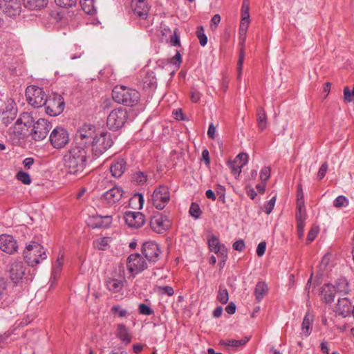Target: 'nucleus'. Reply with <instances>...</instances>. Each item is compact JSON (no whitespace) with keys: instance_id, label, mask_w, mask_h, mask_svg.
I'll use <instances>...</instances> for the list:
<instances>
[{"instance_id":"0e129e2a","label":"nucleus","mask_w":354,"mask_h":354,"mask_svg":"<svg viewBox=\"0 0 354 354\" xmlns=\"http://www.w3.org/2000/svg\"><path fill=\"white\" fill-rule=\"evenodd\" d=\"M344 99L346 102H354V98L352 95V91H351L348 87H345L344 89Z\"/></svg>"},{"instance_id":"f257e3e1","label":"nucleus","mask_w":354,"mask_h":354,"mask_svg":"<svg viewBox=\"0 0 354 354\" xmlns=\"http://www.w3.org/2000/svg\"><path fill=\"white\" fill-rule=\"evenodd\" d=\"M80 145H73L64 156V165L68 174L81 176L86 166L88 149L82 148Z\"/></svg>"},{"instance_id":"49530a36","label":"nucleus","mask_w":354,"mask_h":354,"mask_svg":"<svg viewBox=\"0 0 354 354\" xmlns=\"http://www.w3.org/2000/svg\"><path fill=\"white\" fill-rule=\"evenodd\" d=\"M189 214L194 218H198L201 214L199 205L195 203H192L189 208Z\"/></svg>"},{"instance_id":"4be33fe9","label":"nucleus","mask_w":354,"mask_h":354,"mask_svg":"<svg viewBox=\"0 0 354 354\" xmlns=\"http://www.w3.org/2000/svg\"><path fill=\"white\" fill-rule=\"evenodd\" d=\"M24 274L25 267L22 262H14L11 264L10 276L15 283L19 282L23 279Z\"/></svg>"},{"instance_id":"79ce46f5","label":"nucleus","mask_w":354,"mask_h":354,"mask_svg":"<svg viewBox=\"0 0 354 354\" xmlns=\"http://www.w3.org/2000/svg\"><path fill=\"white\" fill-rule=\"evenodd\" d=\"M17 179L25 185H30L31 183V178L28 173L19 171L16 175Z\"/></svg>"},{"instance_id":"423d86ee","label":"nucleus","mask_w":354,"mask_h":354,"mask_svg":"<svg viewBox=\"0 0 354 354\" xmlns=\"http://www.w3.org/2000/svg\"><path fill=\"white\" fill-rule=\"evenodd\" d=\"M127 118L128 114L125 109L122 108L115 109L108 115L106 124L110 129L117 131L124 125Z\"/></svg>"},{"instance_id":"9b49d317","label":"nucleus","mask_w":354,"mask_h":354,"mask_svg":"<svg viewBox=\"0 0 354 354\" xmlns=\"http://www.w3.org/2000/svg\"><path fill=\"white\" fill-rule=\"evenodd\" d=\"M170 200L168 187L160 185L156 187L151 195L152 205L159 210L163 209Z\"/></svg>"},{"instance_id":"864d4df0","label":"nucleus","mask_w":354,"mask_h":354,"mask_svg":"<svg viewBox=\"0 0 354 354\" xmlns=\"http://www.w3.org/2000/svg\"><path fill=\"white\" fill-rule=\"evenodd\" d=\"M296 219L297 223H305L306 219V209H297Z\"/></svg>"},{"instance_id":"052dcab7","label":"nucleus","mask_w":354,"mask_h":354,"mask_svg":"<svg viewBox=\"0 0 354 354\" xmlns=\"http://www.w3.org/2000/svg\"><path fill=\"white\" fill-rule=\"evenodd\" d=\"M201 97V93L195 88H192L191 91V100L194 103L198 102Z\"/></svg>"},{"instance_id":"13d9d810","label":"nucleus","mask_w":354,"mask_h":354,"mask_svg":"<svg viewBox=\"0 0 354 354\" xmlns=\"http://www.w3.org/2000/svg\"><path fill=\"white\" fill-rule=\"evenodd\" d=\"M158 290L161 294L172 296L174 293V289L171 286H159Z\"/></svg>"},{"instance_id":"f8f14e48","label":"nucleus","mask_w":354,"mask_h":354,"mask_svg":"<svg viewBox=\"0 0 354 354\" xmlns=\"http://www.w3.org/2000/svg\"><path fill=\"white\" fill-rule=\"evenodd\" d=\"M50 141L54 148L61 149L68 143L69 136L66 130L56 127L50 134Z\"/></svg>"},{"instance_id":"20e7f679","label":"nucleus","mask_w":354,"mask_h":354,"mask_svg":"<svg viewBox=\"0 0 354 354\" xmlns=\"http://www.w3.org/2000/svg\"><path fill=\"white\" fill-rule=\"evenodd\" d=\"M113 143L111 133L102 131L93 138L91 145L93 156L95 158L100 156L113 145Z\"/></svg>"},{"instance_id":"f03ea898","label":"nucleus","mask_w":354,"mask_h":354,"mask_svg":"<svg viewBox=\"0 0 354 354\" xmlns=\"http://www.w3.org/2000/svg\"><path fill=\"white\" fill-rule=\"evenodd\" d=\"M34 118L30 113L23 112L19 115L14 125L8 130V136L13 142L24 138L28 133V129L32 127Z\"/></svg>"},{"instance_id":"9d476101","label":"nucleus","mask_w":354,"mask_h":354,"mask_svg":"<svg viewBox=\"0 0 354 354\" xmlns=\"http://www.w3.org/2000/svg\"><path fill=\"white\" fill-rule=\"evenodd\" d=\"M147 262L139 253L131 254L127 260V268L133 276L142 272L147 268Z\"/></svg>"},{"instance_id":"4c0bfd02","label":"nucleus","mask_w":354,"mask_h":354,"mask_svg":"<svg viewBox=\"0 0 354 354\" xmlns=\"http://www.w3.org/2000/svg\"><path fill=\"white\" fill-rule=\"evenodd\" d=\"M109 238L103 237L94 241L93 245L99 250H105L109 244Z\"/></svg>"},{"instance_id":"c756f323","label":"nucleus","mask_w":354,"mask_h":354,"mask_svg":"<svg viewBox=\"0 0 354 354\" xmlns=\"http://www.w3.org/2000/svg\"><path fill=\"white\" fill-rule=\"evenodd\" d=\"M116 335L120 339L125 342L126 344L131 342V338L130 337L129 330L126 326L122 324L118 325Z\"/></svg>"},{"instance_id":"f704fd0d","label":"nucleus","mask_w":354,"mask_h":354,"mask_svg":"<svg viewBox=\"0 0 354 354\" xmlns=\"http://www.w3.org/2000/svg\"><path fill=\"white\" fill-rule=\"evenodd\" d=\"M258 126L261 131L266 129L267 127V115L263 108H259L257 110Z\"/></svg>"},{"instance_id":"ea45409f","label":"nucleus","mask_w":354,"mask_h":354,"mask_svg":"<svg viewBox=\"0 0 354 354\" xmlns=\"http://www.w3.org/2000/svg\"><path fill=\"white\" fill-rule=\"evenodd\" d=\"M348 205V200L343 195L337 196L333 201V206L336 208H342Z\"/></svg>"},{"instance_id":"5701e85b","label":"nucleus","mask_w":354,"mask_h":354,"mask_svg":"<svg viewBox=\"0 0 354 354\" xmlns=\"http://www.w3.org/2000/svg\"><path fill=\"white\" fill-rule=\"evenodd\" d=\"M132 7L134 15L140 19H147L149 13V7L145 0H132Z\"/></svg>"},{"instance_id":"5fc2aeb1","label":"nucleus","mask_w":354,"mask_h":354,"mask_svg":"<svg viewBox=\"0 0 354 354\" xmlns=\"http://www.w3.org/2000/svg\"><path fill=\"white\" fill-rule=\"evenodd\" d=\"M136 201L138 203L139 209H142L143 207L144 201H145L143 195L142 194L136 193L131 198V202L132 203H135Z\"/></svg>"},{"instance_id":"393cba45","label":"nucleus","mask_w":354,"mask_h":354,"mask_svg":"<svg viewBox=\"0 0 354 354\" xmlns=\"http://www.w3.org/2000/svg\"><path fill=\"white\" fill-rule=\"evenodd\" d=\"M125 169L126 162L121 158L115 159L110 167L111 174L115 178L120 177L124 174Z\"/></svg>"},{"instance_id":"09e8293b","label":"nucleus","mask_w":354,"mask_h":354,"mask_svg":"<svg viewBox=\"0 0 354 354\" xmlns=\"http://www.w3.org/2000/svg\"><path fill=\"white\" fill-rule=\"evenodd\" d=\"M3 116L2 118V122L5 125L7 126L8 124L10 123L12 120H14L16 115V111H5L3 112Z\"/></svg>"},{"instance_id":"e433bc0d","label":"nucleus","mask_w":354,"mask_h":354,"mask_svg":"<svg viewBox=\"0 0 354 354\" xmlns=\"http://www.w3.org/2000/svg\"><path fill=\"white\" fill-rule=\"evenodd\" d=\"M217 299L222 304H225L227 303L229 299V295L227 290L223 286H220L218 295Z\"/></svg>"},{"instance_id":"338daca9","label":"nucleus","mask_w":354,"mask_h":354,"mask_svg":"<svg viewBox=\"0 0 354 354\" xmlns=\"http://www.w3.org/2000/svg\"><path fill=\"white\" fill-rule=\"evenodd\" d=\"M233 248L235 250L241 252L245 248V243L242 239L238 240L233 243Z\"/></svg>"},{"instance_id":"69168bd1","label":"nucleus","mask_w":354,"mask_h":354,"mask_svg":"<svg viewBox=\"0 0 354 354\" xmlns=\"http://www.w3.org/2000/svg\"><path fill=\"white\" fill-rule=\"evenodd\" d=\"M327 169H328L327 163H326V162L323 163L318 171L317 177L319 179H322L325 176Z\"/></svg>"},{"instance_id":"f3484780","label":"nucleus","mask_w":354,"mask_h":354,"mask_svg":"<svg viewBox=\"0 0 354 354\" xmlns=\"http://www.w3.org/2000/svg\"><path fill=\"white\" fill-rule=\"evenodd\" d=\"M123 190L120 187L115 186L109 189L102 196L103 203L112 205L120 201L123 195Z\"/></svg>"},{"instance_id":"ddd939ff","label":"nucleus","mask_w":354,"mask_h":354,"mask_svg":"<svg viewBox=\"0 0 354 354\" xmlns=\"http://www.w3.org/2000/svg\"><path fill=\"white\" fill-rule=\"evenodd\" d=\"M32 126V138L35 140H42L46 138L52 126L51 124L44 118L39 119Z\"/></svg>"},{"instance_id":"1a4fd4ad","label":"nucleus","mask_w":354,"mask_h":354,"mask_svg":"<svg viewBox=\"0 0 354 354\" xmlns=\"http://www.w3.org/2000/svg\"><path fill=\"white\" fill-rule=\"evenodd\" d=\"M95 129L91 124H84L80 127L75 135V142L74 145H82V148L89 150L91 139L94 137Z\"/></svg>"},{"instance_id":"473e14b6","label":"nucleus","mask_w":354,"mask_h":354,"mask_svg":"<svg viewBox=\"0 0 354 354\" xmlns=\"http://www.w3.org/2000/svg\"><path fill=\"white\" fill-rule=\"evenodd\" d=\"M48 0H24V6L30 10H41L47 6Z\"/></svg>"},{"instance_id":"bb28decb","label":"nucleus","mask_w":354,"mask_h":354,"mask_svg":"<svg viewBox=\"0 0 354 354\" xmlns=\"http://www.w3.org/2000/svg\"><path fill=\"white\" fill-rule=\"evenodd\" d=\"M105 285L106 288L113 293L120 292L124 286L122 280L111 277L105 279Z\"/></svg>"},{"instance_id":"0eeeda50","label":"nucleus","mask_w":354,"mask_h":354,"mask_svg":"<svg viewBox=\"0 0 354 354\" xmlns=\"http://www.w3.org/2000/svg\"><path fill=\"white\" fill-rule=\"evenodd\" d=\"M26 97L28 104L34 107H41L46 102V94L43 89L34 85L27 87Z\"/></svg>"},{"instance_id":"8fccbe9b","label":"nucleus","mask_w":354,"mask_h":354,"mask_svg":"<svg viewBox=\"0 0 354 354\" xmlns=\"http://www.w3.org/2000/svg\"><path fill=\"white\" fill-rule=\"evenodd\" d=\"M139 313L143 315H151L153 313V310L147 305L140 304L138 306Z\"/></svg>"},{"instance_id":"dca6fc26","label":"nucleus","mask_w":354,"mask_h":354,"mask_svg":"<svg viewBox=\"0 0 354 354\" xmlns=\"http://www.w3.org/2000/svg\"><path fill=\"white\" fill-rule=\"evenodd\" d=\"M142 252L145 258L149 262L155 263L160 257V250L158 245L154 241H147L143 243Z\"/></svg>"},{"instance_id":"58836bf2","label":"nucleus","mask_w":354,"mask_h":354,"mask_svg":"<svg viewBox=\"0 0 354 354\" xmlns=\"http://www.w3.org/2000/svg\"><path fill=\"white\" fill-rule=\"evenodd\" d=\"M196 36L199 39L200 44L202 46H205L207 43V37L205 34V30L202 26L197 27Z\"/></svg>"},{"instance_id":"603ef678","label":"nucleus","mask_w":354,"mask_h":354,"mask_svg":"<svg viewBox=\"0 0 354 354\" xmlns=\"http://www.w3.org/2000/svg\"><path fill=\"white\" fill-rule=\"evenodd\" d=\"M276 196H273L265 205H264V212L267 214H270L275 205L276 202Z\"/></svg>"},{"instance_id":"4d7b16f0","label":"nucleus","mask_w":354,"mask_h":354,"mask_svg":"<svg viewBox=\"0 0 354 354\" xmlns=\"http://www.w3.org/2000/svg\"><path fill=\"white\" fill-rule=\"evenodd\" d=\"M241 19L250 20L249 6L243 2L241 8Z\"/></svg>"},{"instance_id":"2f4dec72","label":"nucleus","mask_w":354,"mask_h":354,"mask_svg":"<svg viewBox=\"0 0 354 354\" xmlns=\"http://www.w3.org/2000/svg\"><path fill=\"white\" fill-rule=\"evenodd\" d=\"M64 263V257L62 254H59L57 257L56 261L54 263L53 266V270L51 274L50 280H56V279L59 276L62 266Z\"/></svg>"},{"instance_id":"774afa93","label":"nucleus","mask_w":354,"mask_h":354,"mask_svg":"<svg viewBox=\"0 0 354 354\" xmlns=\"http://www.w3.org/2000/svg\"><path fill=\"white\" fill-rule=\"evenodd\" d=\"M250 20H241L239 26V32H246L250 24Z\"/></svg>"},{"instance_id":"412c9836","label":"nucleus","mask_w":354,"mask_h":354,"mask_svg":"<svg viewBox=\"0 0 354 354\" xmlns=\"http://www.w3.org/2000/svg\"><path fill=\"white\" fill-rule=\"evenodd\" d=\"M112 221L111 216L95 214L89 217L88 225L92 228L108 227L111 224Z\"/></svg>"},{"instance_id":"e2e57ef3","label":"nucleus","mask_w":354,"mask_h":354,"mask_svg":"<svg viewBox=\"0 0 354 354\" xmlns=\"http://www.w3.org/2000/svg\"><path fill=\"white\" fill-rule=\"evenodd\" d=\"M221 22V16L218 14L214 15L211 19V28L216 29Z\"/></svg>"},{"instance_id":"a878e982","label":"nucleus","mask_w":354,"mask_h":354,"mask_svg":"<svg viewBox=\"0 0 354 354\" xmlns=\"http://www.w3.org/2000/svg\"><path fill=\"white\" fill-rule=\"evenodd\" d=\"M314 320L313 315L310 313L309 312H307L303 319V322L301 323V335L305 337H308L311 332L313 328V323Z\"/></svg>"},{"instance_id":"6e6552de","label":"nucleus","mask_w":354,"mask_h":354,"mask_svg":"<svg viewBox=\"0 0 354 354\" xmlns=\"http://www.w3.org/2000/svg\"><path fill=\"white\" fill-rule=\"evenodd\" d=\"M44 106H46V112L48 115L57 116L63 112L65 104L61 95L53 93L46 98V102Z\"/></svg>"},{"instance_id":"6ab92c4d","label":"nucleus","mask_w":354,"mask_h":354,"mask_svg":"<svg viewBox=\"0 0 354 354\" xmlns=\"http://www.w3.org/2000/svg\"><path fill=\"white\" fill-rule=\"evenodd\" d=\"M124 220L127 225L132 228L142 227L145 222V215L141 212H127L124 214Z\"/></svg>"},{"instance_id":"aec40b11","label":"nucleus","mask_w":354,"mask_h":354,"mask_svg":"<svg viewBox=\"0 0 354 354\" xmlns=\"http://www.w3.org/2000/svg\"><path fill=\"white\" fill-rule=\"evenodd\" d=\"M17 241L12 236L1 234L0 236V249L8 254H12L17 251Z\"/></svg>"},{"instance_id":"3c124183","label":"nucleus","mask_w":354,"mask_h":354,"mask_svg":"<svg viewBox=\"0 0 354 354\" xmlns=\"http://www.w3.org/2000/svg\"><path fill=\"white\" fill-rule=\"evenodd\" d=\"M270 168L269 167H263L260 173V179L262 183H266L270 178Z\"/></svg>"},{"instance_id":"de8ad7c7","label":"nucleus","mask_w":354,"mask_h":354,"mask_svg":"<svg viewBox=\"0 0 354 354\" xmlns=\"http://www.w3.org/2000/svg\"><path fill=\"white\" fill-rule=\"evenodd\" d=\"M77 0H55L56 4L62 8H71L76 5Z\"/></svg>"},{"instance_id":"2eb2a0df","label":"nucleus","mask_w":354,"mask_h":354,"mask_svg":"<svg viewBox=\"0 0 354 354\" xmlns=\"http://www.w3.org/2000/svg\"><path fill=\"white\" fill-rule=\"evenodd\" d=\"M171 225V222L167 215L160 213L153 216L150 221L151 230L158 233L165 232Z\"/></svg>"},{"instance_id":"72a5a7b5","label":"nucleus","mask_w":354,"mask_h":354,"mask_svg":"<svg viewBox=\"0 0 354 354\" xmlns=\"http://www.w3.org/2000/svg\"><path fill=\"white\" fill-rule=\"evenodd\" d=\"M80 3L85 13L91 15L96 13L97 10L94 0H80Z\"/></svg>"},{"instance_id":"7c9ffc66","label":"nucleus","mask_w":354,"mask_h":354,"mask_svg":"<svg viewBox=\"0 0 354 354\" xmlns=\"http://www.w3.org/2000/svg\"><path fill=\"white\" fill-rule=\"evenodd\" d=\"M268 288L263 281H259L257 283L254 288V295L258 302H260L268 293Z\"/></svg>"},{"instance_id":"680f3d73","label":"nucleus","mask_w":354,"mask_h":354,"mask_svg":"<svg viewBox=\"0 0 354 354\" xmlns=\"http://www.w3.org/2000/svg\"><path fill=\"white\" fill-rule=\"evenodd\" d=\"M266 243L265 241L260 242L257 248V254L259 257H262L266 252Z\"/></svg>"},{"instance_id":"7ed1b4c3","label":"nucleus","mask_w":354,"mask_h":354,"mask_svg":"<svg viewBox=\"0 0 354 354\" xmlns=\"http://www.w3.org/2000/svg\"><path fill=\"white\" fill-rule=\"evenodd\" d=\"M112 97L115 102L129 106L136 105L140 99L138 91L122 85L116 86L113 89Z\"/></svg>"},{"instance_id":"6e6d98bb","label":"nucleus","mask_w":354,"mask_h":354,"mask_svg":"<svg viewBox=\"0 0 354 354\" xmlns=\"http://www.w3.org/2000/svg\"><path fill=\"white\" fill-rule=\"evenodd\" d=\"M234 160H236V163H239V165L244 166L248 161V154L245 153H241L236 156Z\"/></svg>"},{"instance_id":"37998d69","label":"nucleus","mask_w":354,"mask_h":354,"mask_svg":"<svg viewBox=\"0 0 354 354\" xmlns=\"http://www.w3.org/2000/svg\"><path fill=\"white\" fill-rule=\"evenodd\" d=\"M111 312L113 315H117L119 317H126L128 315L127 310L122 308L120 305L112 306Z\"/></svg>"},{"instance_id":"4468645a","label":"nucleus","mask_w":354,"mask_h":354,"mask_svg":"<svg viewBox=\"0 0 354 354\" xmlns=\"http://www.w3.org/2000/svg\"><path fill=\"white\" fill-rule=\"evenodd\" d=\"M207 243L210 250L216 254L222 259L223 263H225L227 259V250L224 244L220 243L218 237L211 234L208 236Z\"/></svg>"},{"instance_id":"a211bd4d","label":"nucleus","mask_w":354,"mask_h":354,"mask_svg":"<svg viewBox=\"0 0 354 354\" xmlns=\"http://www.w3.org/2000/svg\"><path fill=\"white\" fill-rule=\"evenodd\" d=\"M0 8L9 17L19 15L21 8L18 0H0Z\"/></svg>"},{"instance_id":"c85d7f7f","label":"nucleus","mask_w":354,"mask_h":354,"mask_svg":"<svg viewBox=\"0 0 354 354\" xmlns=\"http://www.w3.org/2000/svg\"><path fill=\"white\" fill-rule=\"evenodd\" d=\"M331 288L334 291L342 294L343 295H347L351 291L349 283L344 277L338 279L335 285H331Z\"/></svg>"},{"instance_id":"bf43d9fd","label":"nucleus","mask_w":354,"mask_h":354,"mask_svg":"<svg viewBox=\"0 0 354 354\" xmlns=\"http://www.w3.org/2000/svg\"><path fill=\"white\" fill-rule=\"evenodd\" d=\"M244 57H245L244 49L241 48L239 58L238 64H237L239 76L241 75V72H242V67H243V61H244Z\"/></svg>"},{"instance_id":"a19ab883","label":"nucleus","mask_w":354,"mask_h":354,"mask_svg":"<svg viewBox=\"0 0 354 354\" xmlns=\"http://www.w3.org/2000/svg\"><path fill=\"white\" fill-rule=\"evenodd\" d=\"M249 340H250V337H245L244 338H243L241 339H239V340H236V339L227 340L225 343V344L227 346H232V347H239V346L245 345Z\"/></svg>"},{"instance_id":"b1692460","label":"nucleus","mask_w":354,"mask_h":354,"mask_svg":"<svg viewBox=\"0 0 354 354\" xmlns=\"http://www.w3.org/2000/svg\"><path fill=\"white\" fill-rule=\"evenodd\" d=\"M351 306L352 304L348 299L346 297L339 299L335 307L336 313L343 317H346L352 312Z\"/></svg>"},{"instance_id":"a18cd8bd","label":"nucleus","mask_w":354,"mask_h":354,"mask_svg":"<svg viewBox=\"0 0 354 354\" xmlns=\"http://www.w3.org/2000/svg\"><path fill=\"white\" fill-rule=\"evenodd\" d=\"M328 290H324V300L327 303H331L334 301L335 295L330 285H327Z\"/></svg>"},{"instance_id":"c03bdc74","label":"nucleus","mask_w":354,"mask_h":354,"mask_svg":"<svg viewBox=\"0 0 354 354\" xmlns=\"http://www.w3.org/2000/svg\"><path fill=\"white\" fill-rule=\"evenodd\" d=\"M228 165L232 171V173L235 176H239V174H241V169L243 166L239 165V163H236V160H234V161H230L228 162Z\"/></svg>"},{"instance_id":"cd10ccee","label":"nucleus","mask_w":354,"mask_h":354,"mask_svg":"<svg viewBox=\"0 0 354 354\" xmlns=\"http://www.w3.org/2000/svg\"><path fill=\"white\" fill-rule=\"evenodd\" d=\"M157 84V80L154 72L147 71L145 72L142 79V85L143 88H155Z\"/></svg>"},{"instance_id":"39448f33","label":"nucleus","mask_w":354,"mask_h":354,"mask_svg":"<svg viewBox=\"0 0 354 354\" xmlns=\"http://www.w3.org/2000/svg\"><path fill=\"white\" fill-rule=\"evenodd\" d=\"M24 257L26 262L32 267L39 264L40 259L44 260L47 258L44 248L36 242H32L26 245L24 252Z\"/></svg>"},{"instance_id":"c9c22d12","label":"nucleus","mask_w":354,"mask_h":354,"mask_svg":"<svg viewBox=\"0 0 354 354\" xmlns=\"http://www.w3.org/2000/svg\"><path fill=\"white\" fill-rule=\"evenodd\" d=\"M147 180V175L142 171H136L132 176V181L138 185H143Z\"/></svg>"}]
</instances>
